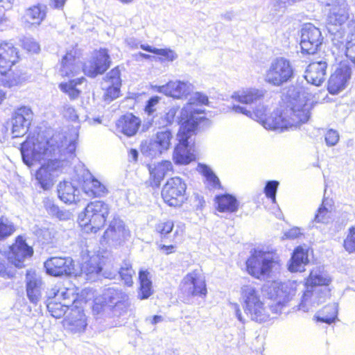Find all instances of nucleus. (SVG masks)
<instances>
[{"mask_svg": "<svg viewBox=\"0 0 355 355\" xmlns=\"http://www.w3.org/2000/svg\"><path fill=\"white\" fill-rule=\"evenodd\" d=\"M44 266L46 273L54 277H68L74 273V261L70 257H51L44 262Z\"/></svg>", "mask_w": 355, "mask_h": 355, "instance_id": "nucleus-15", "label": "nucleus"}, {"mask_svg": "<svg viewBox=\"0 0 355 355\" xmlns=\"http://www.w3.org/2000/svg\"><path fill=\"white\" fill-rule=\"evenodd\" d=\"M148 275L147 271L139 272L140 291L138 295L141 300L147 299L152 294V282Z\"/></svg>", "mask_w": 355, "mask_h": 355, "instance_id": "nucleus-40", "label": "nucleus"}, {"mask_svg": "<svg viewBox=\"0 0 355 355\" xmlns=\"http://www.w3.org/2000/svg\"><path fill=\"white\" fill-rule=\"evenodd\" d=\"M67 0H51L50 6L56 9L62 8Z\"/></svg>", "mask_w": 355, "mask_h": 355, "instance_id": "nucleus-64", "label": "nucleus"}, {"mask_svg": "<svg viewBox=\"0 0 355 355\" xmlns=\"http://www.w3.org/2000/svg\"><path fill=\"white\" fill-rule=\"evenodd\" d=\"M155 87L158 92L175 98L187 96L192 90L191 84L180 80L169 81L166 85L155 86Z\"/></svg>", "mask_w": 355, "mask_h": 355, "instance_id": "nucleus-24", "label": "nucleus"}, {"mask_svg": "<svg viewBox=\"0 0 355 355\" xmlns=\"http://www.w3.org/2000/svg\"><path fill=\"white\" fill-rule=\"evenodd\" d=\"M198 167L200 172L206 178L209 189H219L221 188L219 178L209 166L205 164H199Z\"/></svg>", "mask_w": 355, "mask_h": 355, "instance_id": "nucleus-42", "label": "nucleus"}, {"mask_svg": "<svg viewBox=\"0 0 355 355\" xmlns=\"http://www.w3.org/2000/svg\"><path fill=\"white\" fill-rule=\"evenodd\" d=\"M64 115L71 121H76L78 119V115L75 109L71 105H66L64 107Z\"/></svg>", "mask_w": 355, "mask_h": 355, "instance_id": "nucleus-57", "label": "nucleus"}, {"mask_svg": "<svg viewBox=\"0 0 355 355\" xmlns=\"http://www.w3.org/2000/svg\"><path fill=\"white\" fill-rule=\"evenodd\" d=\"M72 294L70 290L59 286V300L62 299L64 302H67V301L69 300L70 295Z\"/></svg>", "mask_w": 355, "mask_h": 355, "instance_id": "nucleus-60", "label": "nucleus"}, {"mask_svg": "<svg viewBox=\"0 0 355 355\" xmlns=\"http://www.w3.org/2000/svg\"><path fill=\"white\" fill-rule=\"evenodd\" d=\"M42 282L34 276H26V295L29 301L36 305L40 300Z\"/></svg>", "mask_w": 355, "mask_h": 355, "instance_id": "nucleus-32", "label": "nucleus"}, {"mask_svg": "<svg viewBox=\"0 0 355 355\" xmlns=\"http://www.w3.org/2000/svg\"><path fill=\"white\" fill-rule=\"evenodd\" d=\"M48 301L50 300H59V286H55L47 293Z\"/></svg>", "mask_w": 355, "mask_h": 355, "instance_id": "nucleus-62", "label": "nucleus"}, {"mask_svg": "<svg viewBox=\"0 0 355 355\" xmlns=\"http://www.w3.org/2000/svg\"><path fill=\"white\" fill-rule=\"evenodd\" d=\"M141 124V120L132 114H126L118 120L117 130L128 137L135 135Z\"/></svg>", "mask_w": 355, "mask_h": 355, "instance_id": "nucleus-28", "label": "nucleus"}, {"mask_svg": "<svg viewBox=\"0 0 355 355\" xmlns=\"http://www.w3.org/2000/svg\"><path fill=\"white\" fill-rule=\"evenodd\" d=\"M104 84H106L103 96L105 101H112L119 96L121 80L118 67L114 68L107 73L104 78Z\"/></svg>", "mask_w": 355, "mask_h": 355, "instance_id": "nucleus-25", "label": "nucleus"}, {"mask_svg": "<svg viewBox=\"0 0 355 355\" xmlns=\"http://www.w3.org/2000/svg\"><path fill=\"white\" fill-rule=\"evenodd\" d=\"M264 291L267 297L273 300L270 309L275 313H281L283 307L295 295V290L288 283L272 282L264 286Z\"/></svg>", "mask_w": 355, "mask_h": 355, "instance_id": "nucleus-10", "label": "nucleus"}, {"mask_svg": "<svg viewBox=\"0 0 355 355\" xmlns=\"http://www.w3.org/2000/svg\"><path fill=\"white\" fill-rule=\"evenodd\" d=\"M76 148L75 141H68L62 134H55L46 141L24 142L21 154L24 163L29 167L35 162L48 161L37 171L35 178L41 188L49 190L53 187L59 169L68 159L74 157Z\"/></svg>", "mask_w": 355, "mask_h": 355, "instance_id": "nucleus-1", "label": "nucleus"}, {"mask_svg": "<svg viewBox=\"0 0 355 355\" xmlns=\"http://www.w3.org/2000/svg\"><path fill=\"white\" fill-rule=\"evenodd\" d=\"M217 209L220 212H236L239 209V202L236 198L229 193L218 195L215 197Z\"/></svg>", "mask_w": 355, "mask_h": 355, "instance_id": "nucleus-34", "label": "nucleus"}, {"mask_svg": "<svg viewBox=\"0 0 355 355\" xmlns=\"http://www.w3.org/2000/svg\"><path fill=\"white\" fill-rule=\"evenodd\" d=\"M160 100V97L159 96H153L150 98V99L147 101L145 111L148 113V115H151L156 110L155 106L158 104Z\"/></svg>", "mask_w": 355, "mask_h": 355, "instance_id": "nucleus-53", "label": "nucleus"}, {"mask_svg": "<svg viewBox=\"0 0 355 355\" xmlns=\"http://www.w3.org/2000/svg\"><path fill=\"white\" fill-rule=\"evenodd\" d=\"M264 91L255 88H249L234 92L232 98L243 104L260 103L264 96Z\"/></svg>", "mask_w": 355, "mask_h": 355, "instance_id": "nucleus-29", "label": "nucleus"}, {"mask_svg": "<svg viewBox=\"0 0 355 355\" xmlns=\"http://www.w3.org/2000/svg\"><path fill=\"white\" fill-rule=\"evenodd\" d=\"M71 216V214L70 211L66 209H59L58 211V214H55V217L58 218L60 220H67L70 219Z\"/></svg>", "mask_w": 355, "mask_h": 355, "instance_id": "nucleus-61", "label": "nucleus"}, {"mask_svg": "<svg viewBox=\"0 0 355 355\" xmlns=\"http://www.w3.org/2000/svg\"><path fill=\"white\" fill-rule=\"evenodd\" d=\"M324 313H329L330 315H325L323 317H319L318 320L322 322H325L327 324H331L334 322L335 319L337 317L338 309L336 304H329L324 307L323 309Z\"/></svg>", "mask_w": 355, "mask_h": 355, "instance_id": "nucleus-46", "label": "nucleus"}, {"mask_svg": "<svg viewBox=\"0 0 355 355\" xmlns=\"http://www.w3.org/2000/svg\"><path fill=\"white\" fill-rule=\"evenodd\" d=\"M232 110L259 121L266 129L281 132L300 127L309 121L311 114L309 105L301 101L290 102L285 109L274 111L267 118L266 109L260 104L253 112L239 105H234Z\"/></svg>", "mask_w": 355, "mask_h": 355, "instance_id": "nucleus-2", "label": "nucleus"}, {"mask_svg": "<svg viewBox=\"0 0 355 355\" xmlns=\"http://www.w3.org/2000/svg\"><path fill=\"white\" fill-rule=\"evenodd\" d=\"M301 234L300 228L293 227L284 233V236L286 239H294L297 238Z\"/></svg>", "mask_w": 355, "mask_h": 355, "instance_id": "nucleus-59", "label": "nucleus"}, {"mask_svg": "<svg viewBox=\"0 0 355 355\" xmlns=\"http://www.w3.org/2000/svg\"><path fill=\"white\" fill-rule=\"evenodd\" d=\"M330 219V212L324 205L323 200L320 207L318 209L313 220L311 221L312 227H314V223H328Z\"/></svg>", "mask_w": 355, "mask_h": 355, "instance_id": "nucleus-44", "label": "nucleus"}, {"mask_svg": "<svg viewBox=\"0 0 355 355\" xmlns=\"http://www.w3.org/2000/svg\"><path fill=\"white\" fill-rule=\"evenodd\" d=\"M33 253V248L26 243L22 236H19L15 243L10 246L8 259L15 267L21 268L24 266L25 259L31 257Z\"/></svg>", "mask_w": 355, "mask_h": 355, "instance_id": "nucleus-20", "label": "nucleus"}, {"mask_svg": "<svg viewBox=\"0 0 355 355\" xmlns=\"http://www.w3.org/2000/svg\"><path fill=\"white\" fill-rule=\"evenodd\" d=\"M330 295V289L318 288L315 287L306 286L301 302L299 304V309L304 312L309 311L311 309L319 306L325 302L327 298Z\"/></svg>", "mask_w": 355, "mask_h": 355, "instance_id": "nucleus-21", "label": "nucleus"}, {"mask_svg": "<svg viewBox=\"0 0 355 355\" xmlns=\"http://www.w3.org/2000/svg\"><path fill=\"white\" fill-rule=\"evenodd\" d=\"M69 329L73 333L83 331L87 326L85 315L83 311L71 310L67 320Z\"/></svg>", "mask_w": 355, "mask_h": 355, "instance_id": "nucleus-37", "label": "nucleus"}, {"mask_svg": "<svg viewBox=\"0 0 355 355\" xmlns=\"http://www.w3.org/2000/svg\"><path fill=\"white\" fill-rule=\"evenodd\" d=\"M46 17V12L41 6H34L26 10L25 21L32 25H39Z\"/></svg>", "mask_w": 355, "mask_h": 355, "instance_id": "nucleus-39", "label": "nucleus"}, {"mask_svg": "<svg viewBox=\"0 0 355 355\" xmlns=\"http://www.w3.org/2000/svg\"><path fill=\"white\" fill-rule=\"evenodd\" d=\"M105 302L113 307L115 315H121L129 306L128 296L122 289L110 287L103 293Z\"/></svg>", "mask_w": 355, "mask_h": 355, "instance_id": "nucleus-19", "label": "nucleus"}, {"mask_svg": "<svg viewBox=\"0 0 355 355\" xmlns=\"http://www.w3.org/2000/svg\"><path fill=\"white\" fill-rule=\"evenodd\" d=\"M172 169L173 165L169 161H162L155 164L154 167L149 166L150 178L153 179L151 184L155 187H159L165 175Z\"/></svg>", "mask_w": 355, "mask_h": 355, "instance_id": "nucleus-33", "label": "nucleus"}, {"mask_svg": "<svg viewBox=\"0 0 355 355\" xmlns=\"http://www.w3.org/2000/svg\"><path fill=\"white\" fill-rule=\"evenodd\" d=\"M343 40V44H340V46H336L338 48L343 46L346 49L349 43L355 45V20L351 19L347 23V29L344 31Z\"/></svg>", "mask_w": 355, "mask_h": 355, "instance_id": "nucleus-43", "label": "nucleus"}, {"mask_svg": "<svg viewBox=\"0 0 355 355\" xmlns=\"http://www.w3.org/2000/svg\"><path fill=\"white\" fill-rule=\"evenodd\" d=\"M208 98L200 92L193 94L189 103L180 112L178 123L181 124L184 135L175 146L173 152V160L177 164H188L195 159V155L191 153L188 145V139L194 132L198 125L206 117L203 115L205 110L198 106L207 104Z\"/></svg>", "mask_w": 355, "mask_h": 355, "instance_id": "nucleus-3", "label": "nucleus"}, {"mask_svg": "<svg viewBox=\"0 0 355 355\" xmlns=\"http://www.w3.org/2000/svg\"><path fill=\"white\" fill-rule=\"evenodd\" d=\"M352 76L351 66L345 62L340 63L331 74L328 80V91L336 94L344 89Z\"/></svg>", "mask_w": 355, "mask_h": 355, "instance_id": "nucleus-17", "label": "nucleus"}, {"mask_svg": "<svg viewBox=\"0 0 355 355\" xmlns=\"http://www.w3.org/2000/svg\"><path fill=\"white\" fill-rule=\"evenodd\" d=\"M79 190L70 182H61L58 186V197L66 204L79 201Z\"/></svg>", "mask_w": 355, "mask_h": 355, "instance_id": "nucleus-30", "label": "nucleus"}, {"mask_svg": "<svg viewBox=\"0 0 355 355\" xmlns=\"http://www.w3.org/2000/svg\"><path fill=\"white\" fill-rule=\"evenodd\" d=\"M84 80V77L71 80L68 83H62L60 85V89L67 93L71 100L76 99L80 95V90L76 88L78 85H80Z\"/></svg>", "mask_w": 355, "mask_h": 355, "instance_id": "nucleus-41", "label": "nucleus"}, {"mask_svg": "<svg viewBox=\"0 0 355 355\" xmlns=\"http://www.w3.org/2000/svg\"><path fill=\"white\" fill-rule=\"evenodd\" d=\"M83 189L87 195L96 197L103 196L107 193L105 186L91 174L84 180Z\"/></svg>", "mask_w": 355, "mask_h": 355, "instance_id": "nucleus-35", "label": "nucleus"}, {"mask_svg": "<svg viewBox=\"0 0 355 355\" xmlns=\"http://www.w3.org/2000/svg\"><path fill=\"white\" fill-rule=\"evenodd\" d=\"M178 110L179 109L177 107H171L163 116H160V121H155V125L161 127H166L168 125L171 124L174 121Z\"/></svg>", "mask_w": 355, "mask_h": 355, "instance_id": "nucleus-48", "label": "nucleus"}, {"mask_svg": "<svg viewBox=\"0 0 355 355\" xmlns=\"http://www.w3.org/2000/svg\"><path fill=\"white\" fill-rule=\"evenodd\" d=\"M327 66L326 58L311 62L305 71L304 78L309 83L320 85L326 79Z\"/></svg>", "mask_w": 355, "mask_h": 355, "instance_id": "nucleus-23", "label": "nucleus"}, {"mask_svg": "<svg viewBox=\"0 0 355 355\" xmlns=\"http://www.w3.org/2000/svg\"><path fill=\"white\" fill-rule=\"evenodd\" d=\"M279 186V182L276 180L268 181L264 188V193L266 196L270 198L273 203L276 202V193L277 187Z\"/></svg>", "mask_w": 355, "mask_h": 355, "instance_id": "nucleus-49", "label": "nucleus"}, {"mask_svg": "<svg viewBox=\"0 0 355 355\" xmlns=\"http://www.w3.org/2000/svg\"><path fill=\"white\" fill-rule=\"evenodd\" d=\"M101 270L102 267L99 265L98 258L93 257L82 264L81 275H84L87 280L94 282Z\"/></svg>", "mask_w": 355, "mask_h": 355, "instance_id": "nucleus-36", "label": "nucleus"}, {"mask_svg": "<svg viewBox=\"0 0 355 355\" xmlns=\"http://www.w3.org/2000/svg\"><path fill=\"white\" fill-rule=\"evenodd\" d=\"M345 55L346 56L355 64V45L349 44L347 45V47L345 49Z\"/></svg>", "mask_w": 355, "mask_h": 355, "instance_id": "nucleus-58", "label": "nucleus"}, {"mask_svg": "<svg viewBox=\"0 0 355 355\" xmlns=\"http://www.w3.org/2000/svg\"><path fill=\"white\" fill-rule=\"evenodd\" d=\"M173 228V223L171 220L161 222L156 225V231L164 237L171 232Z\"/></svg>", "mask_w": 355, "mask_h": 355, "instance_id": "nucleus-51", "label": "nucleus"}, {"mask_svg": "<svg viewBox=\"0 0 355 355\" xmlns=\"http://www.w3.org/2000/svg\"><path fill=\"white\" fill-rule=\"evenodd\" d=\"M125 41L127 45L132 49H138L140 46V42L134 37H129Z\"/></svg>", "mask_w": 355, "mask_h": 355, "instance_id": "nucleus-63", "label": "nucleus"}, {"mask_svg": "<svg viewBox=\"0 0 355 355\" xmlns=\"http://www.w3.org/2000/svg\"><path fill=\"white\" fill-rule=\"evenodd\" d=\"M119 274L122 280L124 281L125 284L128 286H132V275L135 274V271L132 268V266L129 262H124L123 266L120 268Z\"/></svg>", "mask_w": 355, "mask_h": 355, "instance_id": "nucleus-45", "label": "nucleus"}, {"mask_svg": "<svg viewBox=\"0 0 355 355\" xmlns=\"http://www.w3.org/2000/svg\"><path fill=\"white\" fill-rule=\"evenodd\" d=\"M159 130L149 140L142 141L141 152L146 157H155L169 149L173 140L171 130L158 126Z\"/></svg>", "mask_w": 355, "mask_h": 355, "instance_id": "nucleus-9", "label": "nucleus"}, {"mask_svg": "<svg viewBox=\"0 0 355 355\" xmlns=\"http://www.w3.org/2000/svg\"><path fill=\"white\" fill-rule=\"evenodd\" d=\"M156 55H162L168 61H173L178 55L172 50L168 49H157Z\"/></svg>", "mask_w": 355, "mask_h": 355, "instance_id": "nucleus-54", "label": "nucleus"}, {"mask_svg": "<svg viewBox=\"0 0 355 355\" xmlns=\"http://www.w3.org/2000/svg\"><path fill=\"white\" fill-rule=\"evenodd\" d=\"M110 63L111 60L107 50L100 49L92 60L84 64L83 72L87 76L94 78L98 74L103 73L110 67Z\"/></svg>", "mask_w": 355, "mask_h": 355, "instance_id": "nucleus-18", "label": "nucleus"}, {"mask_svg": "<svg viewBox=\"0 0 355 355\" xmlns=\"http://www.w3.org/2000/svg\"><path fill=\"white\" fill-rule=\"evenodd\" d=\"M77 52L74 49L67 51L62 56L60 60V73L62 76L68 78L74 77L83 71V64L80 58L76 56Z\"/></svg>", "mask_w": 355, "mask_h": 355, "instance_id": "nucleus-22", "label": "nucleus"}, {"mask_svg": "<svg viewBox=\"0 0 355 355\" xmlns=\"http://www.w3.org/2000/svg\"><path fill=\"white\" fill-rule=\"evenodd\" d=\"M18 60V52L11 43L0 44V73L8 76L10 85H17L20 82V78L15 76L11 67Z\"/></svg>", "mask_w": 355, "mask_h": 355, "instance_id": "nucleus-11", "label": "nucleus"}, {"mask_svg": "<svg viewBox=\"0 0 355 355\" xmlns=\"http://www.w3.org/2000/svg\"><path fill=\"white\" fill-rule=\"evenodd\" d=\"M15 228L11 221L6 218H0V239L11 235Z\"/></svg>", "mask_w": 355, "mask_h": 355, "instance_id": "nucleus-47", "label": "nucleus"}, {"mask_svg": "<svg viewBox=\"0 0 355 355\" xmlns=\"http://www.w3.org/2000/svg\"><path fill=\"white\" fill-rule=\"evenodd\" d=\"M44 205L48 214L52 216H55V214H58V211L60 209L59 207L55 205L54 202L50 199L44 200Z\"/></svg>", "mask_w": 355, "mask_h": 355, "instance_id": "nucleus-55", "label": "nucleus"}, {"mask_svg": "<svg viewBox=\"0 0 355 355\" xmlns=\"http://www.w3.org/2000/svg\"><path fill=\"white\" fill-rule=\"evenodd\" d=\"M33 119V112L26 106L17 108L12 114L10 123L13 137L24 136L28 130Z\"/></svg>", "mask_w": 355, "mask_h": 355, "instance_id": "nucleus-16", "label": "nucleus"}, {"mask_svg": "<svg viewBox=\"0 0 355 355\" xmlns=\"http://www.w3.org/2000/svg\"><path fill=\"white\" fill-rule=\"evenodd\" d=\"M15 273L11 270H8L5 265V261H0V277L10 279L15 276Z\"/></svg>", "mask_w": 355, "mask_h": 355, "instance_id": "nucleus-56", "label": "nucleus"}, {"mask_svg": "<svg viewBox=\"0 0 355 355\" xmlns=\"http://www.w3.org/2000/svg\"><path fill=\"white\" fill-rule=\"evenodd\" d=\"M126 234L127 231L123 220L118 217H114L110 221L107 229L104 232L103 239L107 242L110 241L117 242L125 239Z\"/></svg>", "mask_w": 355, "mask_h": 355, "instance_id": "nucleus-26", "label": "nucleus"}, {"mask_svg": "<svg viewBox=\"0 0 355 355\" xmlns=\"http://www.w3.org/2000/svg\"><path fill=\"white\" fill-rule=\"evenodd\" d=\"M295 76V69L291 61L284 57L273 59L266 70L264 80L275 87L291 82Z\"/></svg>", "mask_w": 355, "mask_h": 355, "instance_id": "nucleus-8", "label": "nucleus"}, {"mask_svg": "<svg viewBox=\"0 0 355 355\" xmlns=\"http://www.w3.org/2000/svg\"><path fill=\"white\" fill-rule=\"evenodd\" d=\"M308 263V250L298 246L292 254L288 264V270L293 272H302L304 270V266Z\"/></svg>", "mask_w": 355, "mask_h": 355, "instance_id": "nucleus-31", "label": "nucleus"}, {"mask_svg": "<svg viewBox=\"0 0 355 355\" xmlns=\"http://www.w3.org/2000/svg\"><path fill=\"white\" fill-rule=\"evenodd\" d=\"M180 287L182 293L187 297H204L207 293L205 278L197 271L188 273Z\"/></svg>", "mask_w": 355, "mask_h": 355, "instance_id": "nucleus-14", "label": "nucleus"}, {"mask_svg": "<svg viewBox=\"0 0 355 355\" xmlns=\"http://www.w3.org/2000/svg\"><path fill=\"white\" fill-rule=\"evenodd\" d=\"M323 41L321 31L312 24H306L301 29L300 46L302 53L314 54Z\"/></svg>", "mask_w": 355, "mask_h": 355, "instance_id": "nucleus-13", "label": "nucleus"}, {"mask_svg": "<svg viewBox=\"0 0 355 355\" xmlns=\"http://www.w3.org/2000/svg\"><path fill=\"white\" fill-rule=\"evenodd\" d=\"M331 282V278L328 272L323 268L317 267L311 271L306 286L324 290V288H329Z\"/></svg>", "mask_w": 355, "mask_h": 355, "instance_id": "nucleus-27", "label": "nucleus"}, {"mask_svg": "<svg viewBox=\"0 0 355 355\" xmlns=\"http://www.w3.org/2000/svg\"><path fill=\"white\" fill-rule=\"evenodd\" d=\"M241 299L244 312L252 320L261 323L269 319L268 311L254 286L249 284L241 287Z\"/></svg>", "mask_w": 355, "mask_h": 355, "instance_id": "nucleus-6", "label": "nucleus"}, {"mask_svg": "<svg viewBox=\"0 0 355 355\" xmlns=\"http://www.w3.org/2000/svg\"><path fill=\"white\" fill-rule=\"evenodd\" d=\"M324 139L328 146H334L339 141V134L336 130L330 129L326 132Z\"/></svg>", "mask_w": 355, "mask_h": 355, "instance_id": "nucleus-52", "label": "nucleus"}, {"mask_svg": "<svg viewBox=\"0 0 355 355\" xmlns=\"http://www.w3.org/2000/svg\"><path fill=\"white\" fill-rule=\"evenodd\" d=\"M75 301V297L69 300V302H60L58 300L47 301L46 307L51 315L55 318H60L62 317L66 311L69 309L71 304Z\"/></svg>", "mask_w": 355, "mask_h": 355, "instance_id": "nucleus-38", "label": "nucleus"}, {"mask_svg": "<svg viewBox=\"0 0 355 355\" xmlns=\"http://www.w3.org/2000/svg\"><path fill=\"white\" fill-rule=\"evenodd\" d=\"M110 213V206L102 200L89 202L85 209L84 216H79L80 225L86 232L96 233L104 226Z\"/></svg>", "mask_w": 355, "mask_h": 355, "instance_id": "nucleus-7", "label": "nucleus"}, {"mask_svg": "<svg viewBox=\"0 0 355 355\" xmlns=\"http://www.w3.org/2000/svg\"><path fill=\"white\" fill-rule=\"evenodd\" d=\"M246 266L249 274L259 279L279 270L280 260L276 252L254 250L246 261Z\"/></svg>", "mask_w": 355, "mask_h": 355, "instance_id": "nucleus-5", "label": "nucleus"}, {"mask_svg": "<svg viewBox=\"0 0 355 355\" xmlns=\"http://www.w3.org/2000/svg\"><path fill=\"white\" fill-rule=\"evenodd\" d=\"M329 7L327 28L331 35V41L335 46L343 44L344 31L347 29L346 22L349 20V6L345 0H327L322 1Z\"/></svg>", "mask_w": 355, "mask_h": 355, "instance_id": "nucleus-4", "label": "nucleus"}, {"mask_svg": "<svg viewBox=\"0 0 355 355\" xmlns=\"http://www.w3.org/2000/svg\"><path fill=\"white\" fill-rule=\"evenodd\" d=\"M186 189L184 182L179 177H174L168 180L164 184L162 196L168 205L180 206L184 201Z\"/></svg>", "mask_w": 355, "mask_h": 355, "instance_id": "nucleus-12", "label": "nucleus"}, {"mask_svg": "<svg viewBox=\"0 0 355 355\" xmlns=\"http://www.w3.org/2000/svg\"><path fill=\"white\" fill-rule=\"evenodd\" d=\"M344 248L349 253H355V227L349 228V233L344 240Z\"/></svg>", "mask_w": 355, "mask_h": 355, "instance_id": "nucleus-50", "label": "nucleus"}]
</instances>
